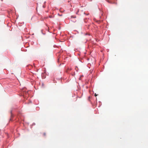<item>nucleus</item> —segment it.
<instances>
[{"label":"nucleus","mask_w":148,"mask_h":148,"mask_svg":"<svg viewBox=\"0 0 148 148\" xmlns=\"http://www.w3.org/2000/svg\"><path fill=\"white\" fill-rule=\"evenodd\" d=\"M23 95L24 97L25 96L26 97L28 96L29 95L28 91H25L23 93Z\"/></svg>","instance_id":"nucleus-1"},{"label":"nucleus","mask_w":148,"mask_h":148,"mask_svg":"<svg viewBox=\"0 0 148 148\" xmlns=\"http://www.w3.org/2000/svg\"><path fill=\"white\" fill-rule=\"evenodd\" d=\"M79 10H78L77 11L76 13V14H79V15H81V14L79 13Z\"/></svg>","instance_id":"nucleus-2"},{"label":"nucleus","mask_w":148,"mask_h":148,"mask_svg":"<svg viewBox=\"0 0 148 148\" xmlns=\"http://www.w3.org/2000/svg\"><path fill=\"white\" fill-rule=\"evenodd\" d=\"M43 135L44 136H45L46 135V133H43Z\"/></svg>","instance_id":"nucleus-3"},{"label":"nucleus","mask_w":148,"mask_h":148,"mask_svg":"<svg viewBox=\"0 0 148 148\" xmlns=\"http://www.w3.org/2000/svg\"><path fill=\"white\" fill-rule=\"evenodd\" d=\"M71 18H76V16H71Z\"/></svg>","instance_id":"nucleus-4"},{"label":"nucleus","mask_w":148,"mask_h":148,"mask_svg":"<svg viewBox=\"0 0 148 148\" xmlns=\"http://www.w3.org/2000/svg\"><path fill=\"white\" fill-rule=\"evenodd\" d=\"M97 95L96 93L95 94V96L96 97Z\"/></svg>","instance_id":"nucleus-5"},{"label":"nucleus","mask_w":148,"mask_h":148,"mask_svg":"<svg viewBox=\"0 0 148 148\" xmlns=\"http://www.w3.org/2000/svg\"><path fill=\"white\" fill-rule=\"evenodd\" d=\"M49 17L50 18H53V17L51 16H49Z\"/></svg>","instance_id":"nucleus-6"},{"label":"nucleus","mask_w":148,"mask_h":148,"mask_svg":"<svg viewBox=\"0 0 148 148\" xmlns=\"http://www.w3.org/2000/svg\"><path fill=\"white\" fill-rule=\"evenodd\" d=\"M88 34V35H89V36H90V34Z\"/></svg>","instance_id":"nucleus-7"}]
</instances>
